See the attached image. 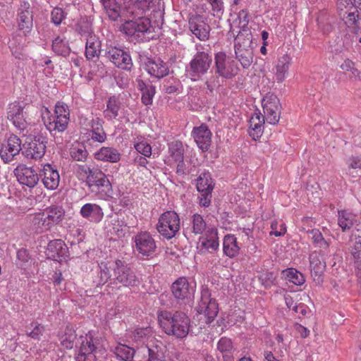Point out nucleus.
Segmentation results:
<instances>
[{"label": "nucleus", "mask_w": 361, "mask_h": 361, "mask_svg": "<svg viewBox=\"0 0 361 361\" xmlns=\"http://www.w3.org/2000/svg\"><path fill=\"white\" fill-rule=\"evenodd\" d=\"M134 2L131 6H126L127 13L132 19L126 20L121 25V30L128 37L137 40L145 33L149 32L151 23L145 15L149 11L152 1L140 0Z\"/></svg>", "instance_id": "nucleus-1"}, {"label": "nucleus", "mask_w": 361, "mask_h": 361, "mask_svg": "<svg viewBox=\"0 0 361 361\" xmlns=\"http://www.w3.org/2000/svg\"><path fill=\"white\" fill-rule=\"evenodd\" d=\"M157 320L161 329L168 336L183 339L190 331V319L182 311L159 310L157 312Z\"/></svg>", "instance_id": "nucleus-2"}, {"label": "nucleus", "mask_w": 361, "mask_h": 361, "mask_svg": "<svg viewBox=\"0 0 361 361\" xmlns=\"http://www.w3.org/2000/svg\"><path fill=\"white\" fill-rule=\"evenodd\" d=\"M214 70L215 75H211L205 82L206 87L211 92L220 85L219 78L232 79L240 71L237 61L224 51H219L214 56Z\"/></svg>", "instance_id": "nucleus-3"}, {"label": "nucleus", "mask_w": 361, "mask_h": 361, "mask_svg": "<svg viewBox=\"0 0 361 361\" xmlns=\"http://www.w3.org/2000/svg\"><path fill=\"white\" fill-rule=\"evenodd\" d=\"M195 50L196 53L185 66V75L193 82L202 80L210 70L214 61L212 51L202 44H197Z\"/></svg>", "instance_id": "nucleus-4"}, {"label": "nucleus", "mask_w": 361, "mask_h": 361, "mask_svg": "<svg viewBox=\"0 0 361 361\" xmlns=\"http://www.w3.org/2000/svg\"><path fill=\"white\" fill-rule=\"evenodd\" d=\"M111 285H120L118 288H132L140 284V280L134 269L126 261L116 259L112 262Z\"/></svg>", "instance_id": "nucleus-5"}, {"label": "nucleus", "mask_w": 361, "mask_h": 361, "mask_svg": "<svg viewBox=\"0 0 361 361\" xmlns=\"http://www.w3.org/2000/svg\"><path fill=\"white\" fill-rule=\"evenodd\" d=\"M158 233L166 240H171L179 232L180 219L173 210H169L161 214L156 225Z\"/></svg>", "instance_id": "nucleus-6"}, {"label": "nucleus", "mask_w": 361, "mask_h": 361, "mask_svg": "<svg viewBox=\"0 0 361 361\" xmlns=\"http://www.w3.org/2000/svg\"><path fill=\"white\" fill-rule=\"evenodd\" d=\"M137 61L152 77L163 78L169 73L168 64L159 57H152L147 51L138 53Z\"/></svg>", "instance_id": "nucleus-7"}, {"label": "nucleus", "mask_w": 361, "mask_h": 361, "mask_svg": "<svg viewBox=\"0 0 361 361\" xmlns=\"http://www.w3.org/2000/svg\"><path fill=\"white\" fill-rule=\"evenodd\" d=\"M47 144V138L42 133L30 135L23 145L22 153L27 159H41L45 154Z\"/></svg>", "instance_id": "nucleus-8"}, {"label": "nucleus", "mask_w": 361, "mask_h": 361, "mask_svg": "<svg viewBox=\"0 0 361 361\" xmlns=\"http://www.w3.org/2000/svg\"><path fill=\"white\" fill-rule=\"evenodd\" d=\"M105 56L118 68L126 72L134 69L130 51L118 47H110L105 50Z\"/></svg>", "instance_id": "nucleus-9"}, {"label": "nucleus", "mask_w": 361, "mask_h": 361, "mask_svg": "<svg viewBox=\"0 0 361 361\" xmlns=\"http://www.w3.org/2000/svg\"><path fill=\"white\" fill-rule=\"evenodd\" d=\"M132 242L135 250L143 257H152L156 252V241L148 231L138 232L133 237Z\"/></svg>", "instance_id": "nucleus-10"}, {"label": "nucleus", "mask_w": 361, "mask_h": 361, "mask_svg": "<svg viewBox=\"0 0 361 361\" xmlns=\"http://www.w3.org/2000/svg\"><path fill=\"white\" fill-rule=\"evenodd\" d=\"M170 288L174 300L179 305L189 302L195 293L194 287L184 276L177 279Z\"/></svg>", "instance_id": "nucleus-11"}, {"label": "nucleus", "mask_w": 361, "mask_h": 361, "mask_svg": "<svg viewBox=\"0 0 361 361\" xmlns=\"http://www.w3.org/2000/svg\"><path fill=\"white\" fill-rule=\"evenodd\" d=\"M200 314H204L207 324H211L219 312V305L214 298H211L209 290L206 288L202 290L200 300L196 307Z\"/></svg>", "instance_id": "nucleus-12"}, {"label": "nucleus", "mask_w": 361, "mask_h": 361, "mask_svg": "<svg viewBox=\"0 0 361 361\" xmlns=\"http://www.w3.org/2000/svg\"><path fill=\"white\" fill-rule=\"evenodd\" d=\"M85 185L92 192L109 195L112 192V185L106 175L99 169H94L90 176H86Z\"/></svg>", "instance_id": "nucleus-13"}, {"label": "nucleus", "mask_w": 361, "mask_h": 361, "mask_svg": "<svg viewBox=\"0 0 361 361\" xmlns=\"http://www.w3.org/2000/svg\"><path fill=\"white\" fill-rule=\"evenodd\" d=\"M262 105L264 114L263 116L267 121L271 125L277 124L281 114V104L278 97L273 94H267L263 97Z\"/></svg>", "instance_id": "nucleus-14"}, {"label": "nucleus", "mask_w": 361, "mask_h": 361, "mask_svg": "<svg viewBox=\"0 0 361 361\" xmlns=\"http://www.w3.org/2000/svg\"><path fill=\"white\" fill-rule=\"evenodd\" d=\"M18 31L30 35L33 27V11L28 1H21L17 13Z\"/></svg>", "instance_id": "nucleus-15"}, {"label": "nucleus", "mask_w": 361, "mask_h": 361, "mask_svg": "<svg viewBox=\"0 0 361 361\" xmlns=\"http://www.w3.org/2000/svg\"><path fill=\"white\" fill-rule=\"evenodd\" d=\"M188 23L190 30L198 39L205 41L209 39L211 28L205 16L192 15L190 17Z\"/></svg>", "instance_id": "nucleus-16"}, {"label": "nucleus", "mask_w": 361, "mask_h": 361, "mask_svg": "<svg viewBox=\"0 0 361 361\" xmlns=\"http://www.w3.org/2000/svg\"><path fill=\"white\" fill-rule=\"evenodd\" d=\"M45 255L49 259L61 262L66 260L68 257V247L61 239L49 240L46 247Z\"/></svg>", "instance_id": "nucleus-17"}, {"label": "nucleus", "mask_w": 361, "mask_h": 361, "mask_svg": "<svg viewBox=\"0 0 361 361\" xmlns=\"http://www.w3.org/2000/svg\"><path fill=\"white\" fill-rule=\"evenodd\" d=\"M207 237H200L197 243V252L200 255L206 253H214L219 250V242L218 232L216 228H210L207 231Z\"/></svg>", "instance_id": "nucleus-18"}, {"label": "nucleus", "mask_w": 361, "mask_h": 361, "mask_svg": "<svg viewBox=\"0 0 361 361\" xmlns=\"http://www.w3.org/2000/svg\"><path fill=\"white\" fill-rule=\"evenodd\" d=\"M328 257L320 255L317 251L310 255V267L311 276L317 285H321L324 281V274L326 267V259Z\"/></svg>", "instance_id": "nucleus-19"}, {"label": "nucleus", "mask_w": 361, "mask_h": 361, "mask_svg": "<svg viewBox=\"0 0 361 361\" xmlns=\"http://www.w3.org/2000/svg\"><path fill=\"white\" fill-rule=\"evenodd\" d=\"M15 176L18 183L30 188H34L39 182V174L32 168L25 164H19L14 169Z\"/></svg>", "instance_id": "nucleus-20"}, {"label": "nucleus", "mask_w": 361, "mask_h": 361, "mask_svg": "<svg viewBox=\"0 0 361 361\" xmlns=\"http://www.w3.org/2000/svg\"><path fill=\"white\" fill-rule=\"evenodd\" d=\"M20 150L23 151L21 140L17 135H11L7 141L1 145L0 156L2 161L7 164L11 162L13 157L19 154Z\"/></svg>", "instance_id": "nucleus-21"}, {"label": "nucleus", "mask_w": 361, "mask_h": 361, "mask_svg": "<svg viewBox=\"0 0 361 361\" xmlns=\"http://www.w3.org/2000/svg\"><path fill=\"white\" fill-rule=\"evenodd\" d=\"M23 109L24 106H22L19 102L9 104L7 109V118L20 131H24L27 127Z\"/></svg>", "instance_id": "nucleus-22"}, {"label": "nucleus", "mask_w": 361, "mask_h": 361, "mask_svg": "<svg viewBox=\"0 0 361 361\" xmlns=\"http://www.w3.org/2000/svg\"><path fill=\"white\" fill-rule=\"evenodd\" d=\"M42 120L50 133L53 131L63 133L68 128L70 119L68 117L56 116V115L51 114L48 109H46L42 115Z\"/></svg>", "instance_id": "nucleus-23"}, {"label": "nucleus", "mask_w": 361, "mask_h": 361, "mask_svg": "<svg viewBox=\"0 0 361 361\" xmlns=\"http://www.w3.org/2000/svg\"><path fill=\"white\" fill-rule=\"evenodd\" d=\"M192 135L197 145L202 152H207L212 144V133L207 124L202 123L198 127H194Z\"/></svg>", "instance_id": "nucleus-24"}, {"label": "nucleus", "mask_w": 361, "mask_h": 361, "mask_svg": "<svg viewBox=\"0 0 361 361\" xmlns=\"http://www.w3.org/2000/svg\"><path fill=\"white\" fill-rule=\"evenodd\" d=\"M264 116L257 109L249 119V135L255 141L259 140L264 130Z\"/></svg>", "instance_id": "nucleus-25"}, {"label": "nucleus", "mask_w": 361, "mask_h": 361, "mask_svg": "<svg viewBox=\"0 0 361 361\" xmlns=\"http://www.w3.org/2000/svg\"><path fill=\"white\" fill-rule=\"evenodd\" d=\"M39 178H42L44 187L48 190H54L59 186L60 180L59 172L50 164L44 166L39 174Z\"/></svg>", "instance_id": "nucleus-26"}, {"label": "nucleus", "mask_w": 361, "mask_h": 361, "mask_svg": "<svg viewBox=\"0 0 361 361\" xmlns=\"http://www.w3.org/2000/svg\"><path fill=\"white\" fill-rule=\"evenodd\" d=\"M137 89L141 92V102L145 106H149L153 102L156 94V87L149 80L145 81L137 78L135 80Z\"/></svg>", "instance_id": "nucleus-27"}, {"label": "nucleus", "mask_w": 361, "mask_h": 361, "mask_svg": "<svg viewBox=\"0 0 361 361\" xmlns=\"http://www.w3.org/2000/svg\"><path fill=\"white\" fill-rule=\"evenodd\" d=\"M27 35H24L19 31L13 32L11 34V38L8 42V47L12 53V55L18 59H23L24 56L23 49L25 43V37Z\"/></svg>", "instance_id": "nucleus-28"}, {"label": "nucleus", "mask_w": 361, "mask_h": 361, "mask_svg": "<svg viewBox=\"0 0 361 361\" xmlns=\"http://www.w3.org/2000/svg\"><path fill=\"white\" fill-rule=\"evenodd\" d=\"M80 214L84 219L93 223H99L104 217L102 207L94 203H86L80 210Z\"/></svg>", "instance_id": "nucleus-29"}, {"label": "nucleus", "mask_w": 361, "mask_h": 361, "mask_svg": "<svg viewBox=\"0 0 361 361\" xmlns=\"http://www.w3.org/2000/svg\"><path fill=\"white\" fill-rule=\"evenodd\" d=\"M51 228L61 223L65 215V210L62 206L53 204L46 207L42 212Z\"/></svg>", "instance_id": "nucleus-30"}, {"label": "nucleus", "mask_w": 361, "mask_h": 361, "mask_svg": "<svg viewBox=\"0 0 361 361\" xmlns=\"http://www.w3.org/2000/svg\"><path fill=\"white\" fill-rule=\"evenodd\" d=\"M230 37H233L235 39L234 47L240 48H252V35L250 29H240L238 35H235L234 30L232 29L231 25L230 30L228 32Z\"/></svg>", "instance_id": "nucleus-31"}, {"label": "nucleus", "mask_w": 361, "mask_h": 361, "mask_svg": "<svg viewBox=\"0 0 361 361\" xmlns=\"http://www.w3.org/2000/svg\"><path fill=\"white\" fill-rule=\"evenodd\" d=\"M77 334L75 327L71 324H68L63 331L59 334V338L62 346L66 349H72L75 345H78Z\"/></svg>", "instance_id": "nucleus-32"}, {"label": "nucleus", "mask_w": 361, "mask_h": 361, "mask_svg": "<svg viewBox=\"0 0 361 361\" xmlns=\"http://www.w3.org/2000/svg\"><path fill=\"white\" fill-rule=\"evenodd\" d=\"M122 107L121 99L117 95H112L106 100V109L104 111V118L107 121H113L118 116V111Z\"/></svg>", "instance_id": "nucleus-33"}, {"label": "nucleus", "mask_w": 361, "mask_h": 361, "mask_svg": "<svg viewBox=\"0 0 361 361\" xmlns=\"http://www.w3.org/2000/svg\"><path fill=\"white\" fill-rule=\"evenodd\" d=\"M102 42L97 36H90L85 43V55L87 61L99 58Z\"/></svg>", "instance_id": "nucleus-34"}, {"label": "nucleus", "mask_w": 361, "mask_h": 361, "mask_svg": "<svg viewBox=\"0 0 361 361\" xmlns=\"http://www.w3.org/2000/svg\"><path fill=\"white\" fill-rule=\"evenodd\" d=\"M94 159L110 163H117L121 159L119 152L111 147H102L94 153Z\"/></svg>", "instance_id": "nucleus-35"}, {"label": "nucleus", "mask_w": 361, "mask_h": 361, "mask_svg": "<svg viewBox=\"0 0 361 361\" xmlns=\"http://www.w3.org/2000/svg\"><path fill=\"white\" fill-rule=\"evenodd\" d=\"M290 63L291 58L288 54H283L279 59L275 73L277 82H282L286 78Z\"/></svg>", "instance_id": "nucleus-36"}, {"label": "nucleus", "mask_w": 361, "mask_h": 361, "mask_svg": "<svg viewBox=\"0 0 361 361\" xmlns=\"http://www.w3.org/2000/svg\"><path fill=\"white\" fill-rule=\"evenodd\" d=\"M100 1L111 21H116L121 17L122 11L121 1L117 0H100Z\"/></svg>", "instance_id": "nucleus-37"}, {"label": "nucleus", "mask_w": 361, "mask_h": 361, "mask_svg": "<svg viewBox=\"0 0 361 361\" xmlns=\"http://www.w3.org/2000/svg\"><path fill=\"white\" fill-rule=\"evenodd\" d=\"M239 250L235 236L232 234L226 235L223 240L224 254L229 258H234L239 253Z\"/></svg>", "instance_id": "nucleus-38"}, {"label": "nucleus", "mask_w": 361, "mask_h": 361, "mask_svg": "<svg viewBox=\"0 0 361 361\" xmlns=\"http://www.w3.org/2000/svg\"><path fill=\"white\" fill-rule=\"evenodd\" d=\"M235 59L240 63L242 67L247 69L253 62L252 48L234 47Z\"/></svg>", "instance_id": "nucleus-39"}, {"label": "nucleus", "mask_w": 361, "mask_h": 361, "mask_svg": "<svg viewBox=\"0 0 361 361\" xmlns=\"http://www.w3.org/2000/svg\"><path fill=\"white\" fill-rule=\"evenodd\" d=\"M96 339L94 338L91 331H89L85 336H80L78 343L80 344L79 353H94L96 350L95 346Z\"/></svg>", "instance_id": "nucleus-40"}, {"label": "nucleus", "mask_w": 361, "mask_h": 361, "mask_svg": "<svg viewBox=\"0 0 361 361\" xmlns=\"http://www.w3.org/2000/svg\"><path fill=\"white\" fill-rule=\"evenodd\" d=\"M282 278L296 286H302L305 281L303 274L295 268H288L281 271Z\"/></svg>", "instance_id": "nucleus-41"}, {"label": "nucleus", "mask_w": 361, "mask_h": 361, "mask_svg": "<svg viewBox=\"0 0 361 361\" xmlns=\"http://www.w3.org/2000/svg\"><path fill=\"white\" fill-rule=\"evenodd\" d=\"M88 145L84 143L83 140L81 143L76 145H73L70 149V156L73 161H86L88 157V152L87 147Z\"/></svg>", "instance_id": "nucleus-42"}, {"label": "nucleus", "mask_w": 361, "mask_h": 361, "mask_svg": "<svg viewBox=\"0 0 361 361\" xmlns=\"http://www.w3.org/2000/svg\"><path fill=\"white\" fill-rule=\"evenodd\" d=\"M196 188L197 190L207 189V190L213 191L214 188V181L212 178V174L208 171H203L200 173L196 180Z\"/></svg>", "instance_id": "nucleus-43"}, {"label": "nucleus", "mask_w": 361, "mask_h": 361, "mask_svg": "<svg viewBox=\"0 0 361 361\" xmlns=\"http://www.w3.org/2000/svg\"><path fill=\"white\" fill-rule=\"evenodd\" d=\"M52 51L58 56L67 57L71 53V48L68 42L65 41V39L58 36L52 41L51 44Z\"/></svg>", "instance_id": "nucleus-44"}, {"label": "nucleus", "mask_w": 361, "mask_h": 361, "mask_svg": "<svg viewBox=\"0 0 361 361\" xmlns=\"http://www.w3.org/2000/svg\"><path fill=\"white\" fill-rule=\"evenodd\" d=\"M168 151L170 157L174 161L184 159V146L181 141L173 140L168 143Z\"/></svg>", "instance_id": "nucleus-45"}, {"label": "nucleus", "mask_w": 361, "mask_h": 361, "mask_svg": "<svg viewBox=\"0 0 361 361\" xmlns=\"http://www.w3.org/2000/svg\"><path fill=\"white\" fill-rule=\"evenodd\" d=\"M32 264V259L29 251L25 248H20L16 252V267L19 269L26 270Z\"/></svg>", "instance_id": "nucleus-46"}, {"label": "nucleus", "mask_w": 361, "mask_h": 361, "mask_svg": "<svg viewBox=\"0 0 361 361\" xmlns=\"http://www.w3.org/2000/svg\"><path fill=\"white\" fill-rule=\"evenodd\" d=\"M355 216L345 210L338 212V223L343 231L350 229L354 225Z\"/></svg>", "instance_id": "nucleus-47"}, {"label": "nucleus", "mask_w": 361, "mask_h": 361, "mask_svg": "<svg viewBox=\"0 0 361 361\" xmlns=\"http://www.w3.org/2000/svg\"><path fill=\"white\" fill-rule=\"evenodd\" d=\"M135 350L124 344H118L115 348L114 353L118 358L123 361H132L135 355Z\"/></svg>", "instance_id": "nucleus-48"}, {"label": "nucleus", "mask_w": 361, "mask_h": 361, "mask_svg": "<svg viewBox=\"0 0 361 361\" xmlns=\"http://www.w3.org/2000/svg\"><path fill=\"white\" fill-rule=\"evenodd\" d=\"M257 279L265 289H269L277 283V274L274 271H263L258 275Z\"/></svg>", "instance_id": "nucleus-49"}, {"label": "nucleus", "mask_w": 361, "mask_h": 361, "mask_svg": "<svg viewBox=\"0 0 361 361\" xmlns=\"http://www.w3.org/2000/svg\"><path fill=\"white\" fill-rule=\"evenodd\" d=\"M112 264L110 266L105 262H102L99 265V272L98 274V281L97 282V286H102L109 281L111 284V279H112V274H111Z\"/></svg>", "instance_id": "nucleus-50"}, {"label": "nucleus", "mask_w": 361, "mask_h": 361, "mask_svg": "<svg viewBox=\"0 0 361 361\" xmlns=\"http://www.w3.org/2000/svg\"><path fill=\"white\" fill-rule=\"evenodd\" d=\"M346 163L350 175L353 177L361 176V155L350 157Z\"/></svg>", "instance_id": "nucleus-51"}, {"label": "nucleus", "mask_w": 361, "mask_h": 361, "mask_svg": "<svg viewBox=\"0 0 361 361\" xmlns=\"http://www.w3.org/2000/svg\"><path fill=\"white\" fill-rule=\"evenodd\" d=\"M152 336V330L150 327L137 328L132 336V338L135 342L139 343H145Z\"/></svg>", "instance_id": "nucleus-52"}, {"label": "nucleus", "mask_w": 361, "mask_h": 361, "mask_svg": "<svg viewBox=\"0 0 361 361\" xmlns=\"http://www.w3.org/2000/svg\"><path fill=\"white\" fill-rule=\"evenodd\" d=\"M44 330V326L36 321L32 322L26 326L27 335L35 340H39Z\"/></svg>", "instance_id": "nucleus-53"}, {"label": "nucleus", "mask_w": 361, "mask_h": 361, "mask_svg": "<svg viewBox=\"0 0 361 361\" xmlns=\"http://www.w3.org/2000/svg\"><path fill=\"white\" fill-rule=\"evenodd\" d=\"M68 12L59 6L54 7L50 13V20L55 26L58 27L66 19Z\"/></svg>", "instance_id": "nucleus-54"}, {"label": "nucleus", "mask_w": 361, "mask_h": 361, "mask_svg": "<svg viewBox=\"0 0 361 361\" xmlns=\"http://www.w3.org/2000/svg\"><path fill=\"white\" fill-rule=\"evenodd\" d=\"M106 140V133H86L82 136L84 143L88 146H91L93 142H97L99 144L104 142Z\"/></svg>", "instance_id": "nucleus-55"}, {"label": "nucleus", "mask_w": 361, "mask_h": 361, "mask_svg": "<svg viewBox=\"0 0 361 361\" xmlns=\"http://www.w3.org/2000/svg\"><path fill=\"white\" fill-rule=\"evenodd\" d=\"M192 233L195 235L202 234L207 228V224L202 216L200 214L192 215Z\"/></svg>", "instance_id": "nucleus-56"}, {"label": "nucleus", "mask_w": 361, "mask_h": 361, "mask_svg": "<svg viewBox=\"0 0 361 361\" xmlns=\"http://www.w3.org/2000/svg\"><path fill=\"white\" fill-rule=\"evenodd\" d=\"M180 82L174 78L165 80L162 85V90L166 94H174L180 92Z\"/></svg>", "instance_id": "nucleus-57"}, {"label": "nucleus", "mask_w": 361, "mask_h": 361, "mask_svg": "<svg viewBox=\"0 0 361 361\" xmlns=\"http://www.w3.org/2000/svg\"><path fill=\"white\" fill-rule=\"evenodd\" d=\"M217 350L221 354L233 353L234 348L232 340L226 336L221 337L217 343Z\"/></svg>", "instance_id": "nucleus-58"}, {"label": "nucleus", "mask_w": 361, "mask_h": 361, "mask_svg": "<svg viewBox=\"0 0 361 361\" xmlns=\"http://www.w3.org/2000/svg\"><path fill=\"white\" fill-rule=\"evenodd\" d=\"M345 23L350 26H354V32L357 33L361 27V18L359 12L356 10L354 12H350L346 17Z\"/></svg>", "instance_id": "nucleus-59"}, {"label": "nucleus", "mask_w": 361, "mask_h": 361, "mask_svg": "<svg viewBox=\"0 0 361 361\" xmlns=\"http://www.w3.org/2000/svg\"><path fill=\"white\" fill-rule=\"evenodd\" d=\"M126 228H129L125 218L118 217L115 220L113 229L118 237H124L126 234Z\"/></svg>", "instance_id": "nucleus-60"}, {"label": "nucleus", "mask_w": 361, "mask_h": 361, "mask_svg": "<svg viewBox=\"0 0 361 361\" xmlns=\"http://www.w3.org/2000/svg\"><path fill=\"white\" fill-rule=\"evenodd\" d=\"M90 61L92 62L90 64V73L97 74L99 76H103L107 73L106 66L99 58L94 59V60H90Z\"/></svg>", "instance_id": "nucleus-61"}, {"label": "nucleus", "mask_w": 361, "mask_h": 361, "mask_svg": "<svg viewBox=\"0 0 361 361\" xmlns=\"http://www.w3.org/2000/svg\"><path fill=\"white\" fill-rule=\"evenodd\" d=\"M32 224L42 231L51 230V227L47 222L42 213H37L35 214L32 219Z\"/></svg>", "instance_id": "nucleus-62"}, {"label": "nucleus", "mask_w": 361, "mask_h": 361, "mask_svg": "<svg viewBox=\"0 0 361 361\" xmlns=\"http://www.w3.org/2000/svg\"><path fill=\"white\" fill-rule=\"evenodd\" d=\"M134 148L137 153L147 157H150L152 155V147L147 142L142 140L138 142L134 145Z\"/></svg>", "instance_id": "nucleus-63"}, {"label": "nucleus", "mask_w": 361, "mask_h": 361, "mask_svg": "<svg viewBox=\"0 0 361 361\" xmlns=\"http://www.w3.org/2000/svg\"><path fill=\"white\" fill-rule=\"evenodd\" d=\"M207 1L212 6L213 16L218 18H221L224 11V6L222 0H207Z\"/></svg>", "instance_id": "nucleus-64"}]
</instances>
